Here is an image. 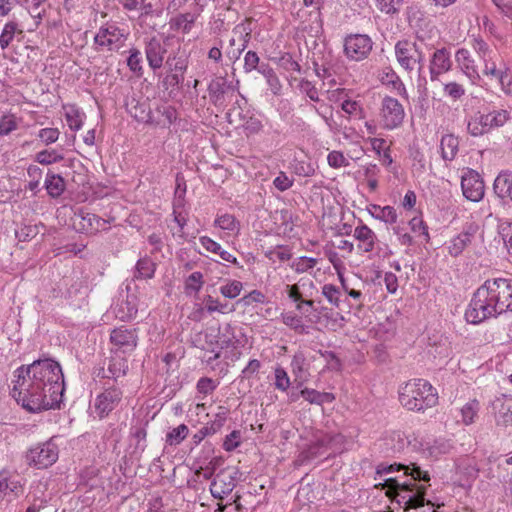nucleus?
Returning <instances> with one entry per match:
<instances>
[{
  "instance_id": "nucleus-1",
  "label": "nucleus",
  "mask_w": 512,
  "mask_h": 512,
  "mask_svg": "<svg viewBox=\"0 0 512 512\" xmlns=\"http://www.w3.org/2000/svg\"><path fill=\"white\" fill-rule=\"evenodd\" d=\"M11 394L30 413L60 407L64 395V375L58 362L38 359L14 371Z\"/></svg>"
},
{
  "instance_id": "nucleus-2",
  "label": "nucleus",
  "mask_w": 512,
  "mask_h": 512,
  "mask_svg": "<svg viewBox=\"0 0 512 512\" xmlns=\"http://www.w3.org/2000/svg\"><path fill=\"white\" fill-rule=\"evenodd\" d=\"M512 312V278L486 280L474 293L465 312L469 323L479 324L504 312Z\"/></svg>"
},
{
  "instance_id": "nucleus-3",
  "label": "nucleus",
  "mask_w": 512,
  "mask_h": 512,
  "mask_svg": "<svg viewBox=\"0 0 512 512\" xmlns=\"http://www.w3.org/2000/svg\"><path fill=\"white\" fill-rule=\"evenodd\" d=\"M399 402L409 411H425L438 402L436 389L424 379H411L399 389Z\"/></svg>"
},
{
  "instance_id": "nucleus-4",
  "label": "nucleus",
  "mask_w": 512,
  "mask_h": 512,
  "mask_svg": "<svg viewBox=\"0 0 512 512\" xmlns=\"http://www.w3.org/2000/svg\"><path fill=\"white\" fill-rule=\"evenodd\" d=\"M379 485L387 489L386 495L389 498L399 504L404 503L405 511L417 509L425 504L427 488L424 485H416L411 481L399 483L395 478H387Z\"/></svg>"
},
{
  "instance_id": "nucleus-5",
  "label": "nucleus",
  "mask_w": 512,
  "mask_h": 512,
  "mask_svg": "<svg viewBox=\"0 0 512 512\" xmlns=\"http://www.w3.org/2000/svg\"><path fill=\"white\" fill-rule=\"evenodd\" d=\"M455 58L457 64L473 82L479 80L481 74L493 76L494 78L500 79L501 81L506 78V74L503 72V70L497 69L494 62H483L477 56L473 57L471 53L465 48L459 49L456 52Z\"/></svg>"
},
{
  "instance_id": "nucleus-6",
  "label": "nucleus",
  "mask_w": 512,
  "mask_h": 512,
  "mask_svg": "<svg viewBox=\"0 0 512 512\" xmlns=\"http://www.w3.org/2000/svg\"><path fill=\"white\" fill-rule=\"evenodd\" d=\"M395 56L399 65L408 72L417 69L420 74L423 69L424 55L415 42L398 41L395 45Z\"/></svg>"
},
{
  "instance_id": "nucleus-7",
  "label": "nucleus",
  "mask_w": 512,
  "mask_h": 512,
  "mask_svg": "<svg viewBox=\"0 0 512 512\" xmlns=\"http://www.w3.org/2000/svg\"><path fill=\"white\" fill-rule=\"evenodd\" d=\"M122 391L114 383L106 382L103 391L95 398L93 409L100 419L108 416L120 403Z\"/></svg>"
},
{
  "instance_id": "nucleus-8",
  "label": "nucleus",
  "mask_w": 512,
  "mask_h": 512,
  "mask_svg": "<svg viewBox=\"0 0 512 512\" xmlns=\"http://www.w3.org/2000/svg\"><path fill=\"white\" fill-rule=\"evenodd\" d=\"M59 455L57 445L49 440L31 448L27 454V461L38 469H44L53 465Z\"/></svg>"
},
{
  "instance_id": "nucleus-9",
  "label": "nucleus",
  "mask_w": 512,
  "mask_h": 512,
  "mask_svg": "<svg viewBox=\"0 0 512 512\" xmlns=\"http://www.w3.org/2000/svg\"><path fill=\"white\" fill-rule=\"evenodd\" d=\"M404 115L403 106L397 99L389 96L383 98L380 117L385 129L392 130L401 125Z\"/></svg>"
},
{
  "instance_id": "nucleus-10",
  "label": "nucleus",
  "mask_w": 512,
  "mask_h": 512,
  "mask_svg": "<svg viewBox=\"0 0 512 512\" xmlns=\"http://www.w3.org/2000/svg\"><path fill=\"white\" fill-rule=\"evenodd\" d=\"M237 474L238 471L230 467L217 473L210 485L212 496L216 499H223L229 495L236 486Z\"/></svg>"
},
{
  "instance_id": "nucleus-11",
  "label": "nucleus",
  "mask_w": 512,
  "mask_h": 512,
  "mask_svg": "<svg viewBox=\"0 0 512 512\" xmlns=\"http://www.w3.org/2000/svg\"><path fill=\"white\" fill-rule=\"evenodd\" d=\"M461 188L464 197L472 202H479L485 194V185L478 172L467 169L461 177Z\"/></svg>"
},
{
  "instance_id": "nucleus-12",
  "label": "nucleus",
  "mask_w": 512,
  "mask_h": 512,
  "mask_svg": "<svg viewBox=\"0 0 512 512\" xmlns=\"http://www.w3.org/2000/svg\"><path fill=\"white\" fill-rule=\"evenodd\" d=\"M371 50L372 41L367 35L355 34L345 39L344 51L351 60H363L369 55Z\"/></svg>"
},
{
  "instance_id": "nucleus-13",
  "label": "nucleus",
  "mask_w": 512,
  "mask_h": 512,
  "mask_svg": "<svg viewBox=\"0 0 512 512\" xmlns=\"http://www.w3.org/2000/svg\"><path fill=\"white\" fill-rule=\"evenodd\" d=\"M73 224L78 231L82 233H97L101 230H106L108 221L102 219L98 215L86 212L83 209L75 211L73 216Z\"/></svg>"
},
{
  "instance_id": "nucleus-14",
  "label": "nucleus",
  "mask_w": 512,
  "mask_h": 512,
  "mask_svg": "<svg viewBox=\"0 0 512 512\" xmlns=\"http://www.w3.org/2000/svg\"><path fill=\"white\" fill-rule=\"evenodd\" d=\"M344 443V436L341 434L334 435H324L323 437L317 439L310 447L301 453L300 457L303 460L312 459L322 454L321 449L325 448L326 450H332L333 452H337L341 450V446Z\"/></svg>"
},
{
  "instance_id": "nucleus-15",
  "label": "nucleus",
  "mask_w": 512,
  "mask_h": 512,
  "mask_svg": "<svg viewBox=\"0 0 512 512\" xmlns=\"http://www.w3.org/2000/svg\"><path fill=\"white\" fill-rule=\"evenodd\" d=\"M167 47L165 41L160 38L152 37L145 45V55L149 67L152 70L160 69L163 65Z\"/></svg>"
},
{
  "instance_id": "nucleus-16",
  "label": "nucleus",
  "mask_w": 512,
  "mask_h": 512,
  "mask_svg": "<svg viewBox=\"0 0 512 512\" xmlns=\"http://www.w3.org/2000/svg\"><path fill=\"white\" fill-rule=\"evenodd\" d=\"M404 470L405 475H410L414 481H430V475L428 471H424L416 463L410 465L403 464H392V465H379L376 473L380 476L392 473L394 471Z\"/></svg>"
},
{
  "instance_id": "nucleus-17",
  "label": "nucleus",
  "mask_w": 512,
  "mask_h": 512,
  "mask_svg": "<svg viewBox=\"0 0 512 512\" xmlns=\"http://www.w3.org/2000/svg\"><path fill=\"white\" fill-rule=\"evenodd\" d=\"M94 42L99 47H105L108 50H117L122 45L123 34L115 26L100 28L94 38Z\"/></svg>"
},
{
  "instance_id": "nucleus-18",
  "label": "nucleus",
  "mask_w": 512,
  "mask_h": 512,
  "mask_svg": "<svg viewBox=\"0 0 512 512\" xmlns=\"http://www.w3.org/2000/svg\"><path fill=\"white\" fill-rule=\"evenodd\" d=\"M452 62L450 53L446 48L437 49L430 61V78L432 81L438 80L439 76L450 70Z\"/></svg>"
},
{
  "instance_id": "nucleus-19",
  "label": "nucleus",
  "mask_w": 512,
  "mask_h": 512,
  "mask_svg": "<svg viewBox=\"0 0 512 512\" xmlns=\"http://www.w3.org/2000/svg\"><path fill=\"white\" fill-rule=\"evenodd\" d=\"M110 341L123 351H132L137 346V334L135 330L123 327L115 328L110 335Z\"/></svg>"
},
{
  "instance_id": "nucleus-20",
  "label": "nucleus",
  "mask_w": 512,
  "mask_h": 512,
  "mask_svg": "<svg viewBox=\"0 0 512 512\" xmlns=\"http://www.w3.org/2000/svg\"><path fill=\"white\" fill-rule=\"evenodd\" d=\"M251 32L252 29L250 27V23H241L235 26L233 29V34L238 35L239 39L237 40V49H228L227 50V56L231 60H237L239 59L242 52L245 50V48L248 45V42L251 38Z\"/></svg>"
},
{
  "instance_id": "nucleus-21",
  "label": "nucleus",
  "mask_w": 512,
  "mask_h": 512,
  "mask_svg": "<svg viewBox=\"0 0 512 512\" xmlns=\"http://www.w3.org/2000/svg\"><path fill=\"white\" fill-rule=\"evenodd\" d=\"M477 230L476 225H470L465 231L453 238L448 246L450 255L454 257L460 255L472 243Z\"/></svg>"
},
{
  "instance_id": "nucleus-22",
  "label": "nucleus",
  "mask_w": 512,
  "mask_h": 512,
  "mask_svg": "<svg viewBox=\"0 0 512 512\" xmlns=\"http://www.w3.org/2000/svg\"><path fill=\"white\" fill-rule=\"evenodd\" d=\"M23 493V487L20 482L12 479L9 471H0V500L5 497H19Z\"/></svg>"
},
{
  "instance_id": "nucleus-23",
  "label": "nucleus",
  "mask_w": 512,
  "mask_h": 512,
  "mask_svg": "<svg viewBox=\"0 0 512 512\" xmlns=\"http://www.w3.org/2000/svg\"><path fill=\"white\" fill-rule=\"evenodd\" d=\"M127 369V363L123 358H113L109 361L107 368L99 370L98 376L108 380L112 379L115 384L118 378L125 376Z\"/></svg>"
},
{
  "instance_id": "nucleus-24",
  "label": "nucleus",
  "mask_w": 512,
  "mask_h": 512,
  "mask_svg": "<svg viewBox=\"0 0 512 512\" xmlns=\"http://www.w3.org/2000/svg\"><path fill=\"white\" fill-rule=\"evenodd\" d=\"M495 409L496 425L504 428L512 426V399L497 400Z\"/></svg>"
},
{
  "instance_id": "nucleus-25",
  "label": "nucleus",
  "mask_w": 512,
  "mask_h": 512,
  "mask_svg": "<svg viewBox=\"0 0 512 512\" xmlns=\"http://www.w3.org/2000/svg\"><path fill=\"white\" fill-rule=\"evenodd\" d=\"M353 236L359 241L358 249L368 253L373 251L376 241L375 233L367 226L360 225L354 229Z\"/></svg>"
},
{
  "instance_id": "nucleus-26",
  "label": "nucleus",
  "mask_w": 512,
  "mask_h": 512,
  "mask_svg": "<svg viewBox=\"0 0 512 512\" xmlns=\"http://www.w3.org/2000/svg\"><path fill=\"white\" fill-rule=\"evenodd\" d=\"M493 189L499 198L512 201V172L501 171L494 180Z\"/></svg>"
},
{
  "instance_id": "nucleus-27",
  "label": "nucleus",
  "mask_w": 512,
  "mask_h": 512,
  "mask_svg": "<svg viewBox=\"0 0 512 512\" xmlns=\"http://www.w3.org/2000/svg\"><path fill=\"white\" fill-rule=\"evenodd\" d=\"M479 117L480 122H482L486 132H488L491 128L503 126L508 120V112L506 110L493 111L479 115Z\"/></svg>"
},
{
  "instance_id": "nucleus-28",
  "label": "nucleus",
  "mask_w": 512,
  "mask_h": 512,
  "mask_svg": "<svg viewBox=\"0 0 512 512\" xmlns=\"http://www.w3.org/2000/svg\"><path fill=\"white\" fill-rule=\"evenodd\" d=\"M44 186L49 196L58 198L65 190V181L59 174L48 173L45 178Z\"/></svg>"
},
{
  "instance_id": "nucleus-29",
  "label": "nucleus",
  "mask_w": 512,
  "mask_h": 512,
  "mask_svg": "<svg viewBox=\"0 0 512 512\" xmlns=\"http://www.w3.org/2000/svg\"><path fill=\"white\" fill-rule=\"evenodd\" d=\"M458 147L459 140L457 137L451 134L444 135L440 142L442 158L447 161H452L458 152Z\"/></svg>"
},
{
  "instance_id": "nucleus-30",
  "label": "nucleus",
  "mask_w": 512,
  "mask_h": 512,
  "mask_svg": "<svg viewBox=\"0 0 512 512\" xmlns=\"http://www.w3.org/2000/svg\"><path fill=\"white\" fill-rule=\"evenodd\" d=\"M200 243L207 251H210L215 254H219V256L221 257L222 260L233 263V264H238L236 257H234L228 251L223 250L221 245L219 243L215 242L214 240H212L211 238H209L207 236H203L200 238Z\"/></svg>"
},
{
  "instance_id": "nucleus-31",
  "label": "nucleus",
  "mask_w": 512,
  "mask_h": 512,
  "mask_svg": "<svg viewBox=\"0 0 512 512\" xmlns=\"http://www.w3.org/2000/svg\"><path fill=\"white\" fill-rule=\"evenodd\" d=\"M301 396L309 403L317 405L332 402L334 400V396L331 393L319 392L308 388L301 390Z\"/></svg>"
},
{
  "instance_id": "nucleus-32",
  "label": "nucleus",
  "mask_w": 512,
  "mask_h": 512,
  "mask_svg": "<svg viewBox=\"0 0 512 512\" xmlns=\"http://www.w3.org/2000/svg\"><path fill=\"white\" fill-rule=\"evenodd\" d=\"M155 273V263L149 257L140 258L135 267V277L150 279Z\"/></svg>"
},
{
  "instance_id": "nucleus-33",
  "label": "nucleus",
  "mask_w": 512,
  "mask_h": 512,
  "mask_svg": "<svg viewBox=\"0 0 512 512\" xmlns=\"http://www.w3.org/2000/svg\"><path fill=\"white\" fill-rule=\"evenodd\" d=\"M195 20V15L191 13H184L172 18L169 24L171 29L182 30L184 33H188L190 32Z\"/></svg>"
},
{
  "instance_id": "nucleus-34",
  "label": "nucleus",
  "mask_w": 512,
  "mask_h": 512,
  "mask_svg": "<svg viewBox=\"0 0 512 512\" xmlns=\"http://www.w3.org/2000/svg\"><path fill=\"white\" fill-rule=\"evenodd\" d=\"M258 72L265 77L272 92L274 94H278L281 89V84L277 75L275 74L274 70L269 66V64L262 63L258 68Z\"/></svg>"
},
{
  "instance_id": "nucleus-35",
  "label": "nucleus",
  "mask_w": 512,
  "mask_h": 512,
  "mask_svg": "<svg viewBox=\"0 0 512 512\" xmlns=\"http://www.w3.org/2000/svg\"><path fill=\"white\" fill-rule=\"evenodd\" d=\"M472 46L476 53V56L480 58L483 62H493L492 59L494 52L489 48L486 42H484L482 39H473Z\"/></svg>"
},
{
  "instance_id": "nucleus-36",
  "label": "nucleus",
  "mask_w": 512,
  "mask_h": 512,
  "mask_svg": "<svg viewBox=\"0 0 512 512\" xmlns=\"http://www.w3.org/2000/svg\"><path fill=\"white\" fill-rule=\"evenodd\" d=\"M205 308L209 313L219 312L222 314L230 313L235 310L234 306H229L228 303H221L218 299H214L212 296L208 295L205 298Z\"/></svg>"
},
{
  "instance_id": "nucleus-37",
  "label": "nucleus",
  "mask_w": 512,
  "mask_h": 512,
  "mask_svg": "<svg viewBox=\"0 0 512 512\" xmlns=\"http://www.w3.org/2000/svg\"><path fill=\"white\" fill-rule=\"evenodd\" d=\"M498 230L508 252L512 254V221L499 220Z\"/></svg>"
},
{
  "instance_id": "nucleus-38",
  "label": "nucleus",
  "mask_w": 512,
  "mask_h": 512,
  "mask_svg": "<svg viewBox=\"0 0 512 512\" xmlns=\"http://www.w3.org/2000/svg\"><path fill=\"white\" fill-rule=\"evenodd\" d=\"M478 411L479 402L476 399H473L466 403L461 409L463 423L466 425L473 423Z\"/></svg>"
},
{
  "instance_id": "nucleus-39",
  "label": "nucleus",
  "mask_w": 512,
  "mask_h": 512,
  "mask_svg": "<svg viewBox=\"0 0 512 512\" xmlns=\"http://www.w3.org/2000/svg\"><path fill=\"white\" fill-rule=\"evenodd\" d=\"M188 435V427L185 424H180L173 428L166 436V442L169 445L180 444Z\"/></svg>"
},
{
  "instance_id": "nucleus-40",
  "label": "nucleus",
  "mask_w": 512,
  "mask_h": 512,
  "mask_svg": "<svg viewBox=\"0 0 512 512\" xmlns=\"http://www.w3.org/2000/svg\"><path fill=\"white\" fill-rule=\"evenodd\" d=\"M242 289V282L238 280H232L220 287V293L225 298L234 299L241 293Z\"/></svg>"
},
{
  "instance_id": "nucleus-41",
  "label": "nucleus",
  "mask_w": 512,
  "mask_h": 512,
  "mask_svg": "<svg viewBox=\"0 0 512 512\" xmlns=\"http://www.w3.org/2000/svg\"><path fill=\"white\" fill-rule=\"evenodd\" d=\"M63 160V155L56 150H43L36 154V161L42 165H49Z\"/></svg>"
},
{
  "instance_id": "nucleus-42",
  "label": "nucleus",
  "mask_w": 512,
  "mask_h": 512,
  "mask_svg": "<svg viewBox=\"0 0 512 512\" xmlns=\"http://www.w3.org/2000/svg\"><path fill=\"white\" fill-rule=\"evenodd\" d=\"M317 264V259L312 257L302 256L294 261L291 267L295 270L296 273H304L313 269Z\"/></svg>"
},
{
  "instance_id": "nucleus-43",
  "label": "nucleus",
  "mask_w": 512,
  "mask_h": 512,
  "mask_svg": "<svg viewBox=\"0 0 512 512\" xmlns=\"http://www.w3.org/2000/svg\"><path fill=\"white\" fill-rule=\"evenodd\" d=\"M17 30V24L15 22H8L0 35V47L6 49L12 42L14 35Z\"/></svg>"
},
{
  "instance_id": "nucleus-44",
  "label": "nucleus",
  "mask_w": 512,
  "mask_h": 512,
  "mask_svg": "<svg viewBox=\"0 0 512 512\" xmlns=\"http://www.w3.org/2000/svg\"><path fill=\"white\" fill-rule=\"evenodd\" d=\"M377 8L386 14L398 12L403 0H374Z\"/></svg>"
},
{
  "instance_id": "nucleus-45",
  "label": "nucleus",
  "mask_w": 512,
  "mask_h": 512,
  "mask_svg": "<svg viewBox=\"0 0 512 512\" xmlns=\"http://www.w3.org/2000/svg\"><path fill=\"white\" fill-rule=\"evenodd\" d=\"M322 295L328 300L330 304H332L335 307H339L340 300L339 295L340 291L339 289L332 285V284H325L322 287Z\"/></svg>"
},
{
  "instance_id": "nucleus-46",
  "label": "nucleus",
  "mask_w": 512,
  "mask_h": 512,
  "mask_svg": "<svg viewBox=\"0 0 512 512\" xmlns=\"http://www.w3.org/2000/svg\"><path fill=\"white\" fill-rule=\"evenodd\" d=\"M141 62L142 59L140 51L138 49H132L127 59V65L129 69L138 75H142Z\"/></svg>"
},
{
  "instance_id": "nucleus-47",
  "label": "nucleus",
  "mask_w": 512,
  "mask_h": 512,
  "mask_svg": "<svg viewBox=\"0 0 512 512\" xmlns=\"http://www.w3.org/2000/svg\"><path fill=\"white\" fill-rule=\"evenodd\" d=\"M290 386V379L287 372L282 367L275 369V387L281 391H286Z\"/></svg>"
},
{
  "instance_id": "nucleus-48",
  "label": "nucleus",
  "mask_w": 512,
  "mask_h": 512,
  "mask_svg": "<svg viewBox=\"0 0 512 512\" xmlns=\"http://www.w3.org/2000/svg\"><path fill=\"white\" fill-rule=\"evenodd\" d=\"M215 225L223 230L234 231L237 228V221L231 214H224L215 220Z\"/></svg>"
},
{
  "instance_id": "nucleus-49",
  "label": "nucleus",
  "mask_w": 512,
  "mask_h": 512,
  "mask_svg": "<svg viewBox=\"0 0 512 512\" xmlns=\"http://www.w3.org/2000/svg\"><path fill=\"white\" fill-rule=\"evenodd\" d=\"M444 92L447 96L457 100L465 94V88L457 82H449L445 84Z\"/></svg>"
},
{
  "instance_id": "nucleus-50",
  "label": "nucleus",
  "mask_w": 512,
  "mask_h": 512,
  "mask_svg": "<svg viewBox=\"0 0 512 512\" xmlns=\"http://www.w3.org/2000/svg\"><path fill=\"white\" fill-rule=\"evenodd\" d=\"M66 121L70 129L77 131L82 127V115L78 110L71 109L66 113Z\"/></svg>"
},
{
  "instance_id": "nucleus-51",
  "label": "nucleus",
  "mask_w": 512,
  "mask_h": 512,
  "mask_svg": "<svg viewBox=\"0 0 512 512\" xmlns=\"http://www.w3.org/2000/svg\"><path fill=\"white\" fill-rule=\"evenodd\" d=\"M283 323L290 328L294 329L297 332H303L304 331V324L302 322V319L294 315L292 313L284 314L283 317Z\"/></svg>"
},
{
  "instance_id": "nucleus-52",
  "label": "nucleus",
  "mask_w": 512,
  "mask_h": 512,
  "mask_svg": "<svg viewBox=\"0 0 512 512\" xmlns=\"http://www.w3.org/2000/svg\"><path fill=\"white\" fill-rule=\"evenodd\" d=\"M254 302L264 303L265 295L259 290H253L237 301V303H242L244 306H249Z\"/></svg>"
},
{
  "instance_id": "nucleus-53",
  "label": "nucleus",
  "mask_w": 512,
  "mask_h": 512,
  "mask_svg": "<svg viewBox=\"0 0 512 512\" xmlns=\"http://www.w3.org/2000/svg\"><path fill=\"white\" fill-rule=\"evenodd\" d=\"M59 131L56 128H44L39 131V138L46 145L56 142L59 138Z\"/></svg>"
},
{
  "instance_id": "nucleus-54",
  "label": "nucleus",
  "mask_w": 512,
  "mask_h": 512,
  "mask_svg": "<svg viewBox=\"0 0 512 512\" xmlns=\"http://www.w3.org/2000/svg\"><path fill=\"white\" fill-rule=\"evenodd\" d=\"M379 214L376 216L377 219L384 221L385 223L393 224L397 221L396 210L391 206L379 207Z\"/></svg>"
},
{
  "instance_id": "nucleus-55",
  "label": "nucleus",
  "mask_w": 512,
  "mask_h": 512,
  "mask_svg": "<svg viewBox=\"0 0 512 512\" xmlns=\"http://www.w3.org/2000/svg\"><path fill=\"white\" fill-rule=\"evenodd\" d=\"M260 58L254 51H248L244 57V70L246 72H251L259 68L261 64H259Z\"/></svg>"
},
{
  "instance_id": "nucleus-56",
  "label": "nucleus",
  "mask_w": 512,
  "mask_h": 512,
  "mask_svg": "<svg viewBox=\"0 0 512 512\" xmlns=\"http://www.w3.org/2000/svg\"><path fill=\"white\" fill-rule=\"evenodd\" d=\"M217 387L216 382L208 377H202L197 382V390L199 393L207 395L213 392Z\"/></svg>"
},
{
  "instance_id": "nucleus-57",
  "label": "nucleus",
  "mask_w": 512,
  "mask_h": 512,
  "mask_svg": "<svg viewBox=\"0 0 512 512\" xmlns=\"http://www.w3.org/2000/svg\"><path fill=\"white\" fill-rule=\"evenodd\" d=\"M327 160L328 164L333 168H340L349 165L344 155L339 151L330 152L328 154Z\"/></svg>"
},
{
  "instance_id": "nucleus-58",
  "label": "nucleus",
  "mask_w": 512,
  "mask_h": 512,
  "mask_svg": "<svg viewBox=\"0 0 512 512\" xmlns=\"http://www.w3.org/2000/svg\"><path fill=\"white\" fill-rule=\"evenodd\" d=\"M203 285V275L201 272H193L187 279L186 288L198 292Z\"/></svg>"
},
{
  "instance_id": "nucleus-59",
  "label": "nucleus",
  "mask_w": 512,
  "mask_h": 512,
  "mask_svg": "<svg viewBox=\"0 0 512 512\" xmlns=\"http://www.w3.org/2000/svg\"><path fill=\"white\" fill-rule=\"evenodd\" d=\"M273 184L276 189L283 192L288 190L293 185V180L290 179L286 173L280 172L278 176L274 179Z\"/></svg>"
},
{
  "instance_id": "nucleus-60",
  "label": "nucleus",
  "mask_w": 512,
  "mask_h": 512,
  "mask_svg": "<svg viewBox=\"0 0 512 512\" xmlns=\"http://www.w3.org/2000/svg\"><path fill=\"white\" fill-rule=\"evenodd\" d=\"M210 95L214 96L217 100L225 93V81L223 79L213 80L208 87Z\"/></svg>"
},
{
  "instance_id": "nucleus-61",
  "label": "nucleus",
  "mask_w": 512,
  "mask_h": 512,
  "mask_svg": "<svg viewBox=\"0 0 512 512\" xmlns=\"http://www.w3.org/2000/svg\"><path fill=\"white\" fill-rule=\"evenodd\" d=\"M300 88L312 101H319L318 90L310 81L302 80Z\"/></svg>"
},
{
  "instance_id": "nucleus-62",
  "label": "nucleus",
  "mask_w": 512,
  "mask_h": 512,
  "mask_svg": "<svg viewBox=\"0 0 512 512\" xmlns=\"http://www.w3.org/2000/svg\"><path fill=\"white\" fill-rule=\"evenodd\" d=\"M240 438V432L239 431H232L229 435L226 436L223 447L226 451H232L236 449L239 446L238 439Z\"/></svg>"
},
{
  "instance_id": "nucleus-63",
  "label": "nucleus",
  "mask_w": 512,
  "mask_h": 512,
  "mask_svg": "<svg viewBox=\"0 0 512 512\" xmlns=\"http://www.w3.org/2000/svg\"><path fill=\"white\" fill-rule=\"evenodd\" d=\"M468 131L473 136H479V135H483L484 133H487L482 122H480L479 116L473 118L468 123Z\"/></svg>"
},
{
  "instance_id": "nucleus-64",
  "label": "nucleus",
  "mask_w": 512,
  "mask_h": 512,
  "mask_svg": "<svg viewBox=\"0 0 512 512\" xmlns=\"http://www.w3.org/2000/svg\"><path fill=\"white\" fill-rule=\"evenodd\" d=\"M166 65L169 67L170 71H185L187 69V64L184 59L176 58L169 56L166 60Z\"/></svg>"
}]
</instances>
